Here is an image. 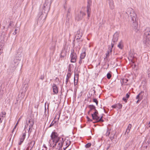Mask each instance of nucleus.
Segmentation results:
<instances>
[{
  "label": "nucleus",
  "instance_id": "obj_1",
  "mask_svg": "<svg viewBox=\"0 0 150 150\" xmlns=\"http://www.w3.org/2000/svg\"><path fill=\"white\" fill-rule=\"evenodd\" d=\"M126 13L132 19L133 22L132 26L133 28V30L136 32H137L138 30L137 29L138 25V18L136 14L131 8H128Z\"/></svg>",
  "mask_w": 150,
  "mask_h": 150
},
{
  "label": "nucleus",
  "instance_id": "obj_2",
  "mask_svg": "<svg viewBox=\"0 0 150 150\" xmlns=\"http://www.w3.org/2000/svg\"><path fill=\"white\" fill-rule=\"evenodd\" d=\"M50 6V3L48 0H45L42 12H40L38 14V20H44L46 18Z\"/></svg>",
  "mask_w": 150,
  "mask_h": 150
},
{
  "label": "nucleus",
  "instance_id": "obj_3",
  "mask_svg": "<svg viewBox=\"0 0 150 150\" xmlns=\"http://www.w3.org/2000/svg\"><path fill=\"white\" fill-rule=\"evenodd\" d=\"M86 13L80 11L79 13L76 14L75 16V19L78 21L82 20L83 17L85 16Z\"/></svg>",
  "mask_w": 150,
  "mask_h": 150
},
{
  "label": "nucleus",
  "instance_id": "obj_4",
  "mask_svg": "<svg viewBox=\"0 0 150 150\" xmlns=\"http://www.w3.org/2000/svg\"><path fill=\"white\" fill-rule=\"evenodd\" d=\"M28 88V84L25 83L23 85V86L21 88V90L22 91L21 92V98H23L25 95V93L27 91Z\"/></svg>",
  "mask_w": 150,
  "mask_h": 150
},
{
  "label": "nucleus",
  "instance_id": "obj_5",
  "mask_svg": "<svg viewBox=\"0 0 150 150\" xmlns=\"http://www.w3.org/2000/svg\"><path fill=\"white\" fill-rule=\"evenodd\" d=\"M119 35V34L117 32H116L113 35L111 44V45H112V47H113L114 45L116 44V42L118 40Z\"/></svg>",
  "mask_w": 150,
  "mask_h": 150
},
{
  "label": "nucleus",
  "instance_id": "obj_6",
  "mask_svg": "<svg viewBox=\"0 0 150 150\" xmlns=\"http://www.w3.org/2000/svg\"><path fill=\"white\" fill-rule=\"evenodd\" d=\"M87 13L88 19L90 16V13L91 11V5L92 1L91 0H87Z\"/></svg>",
  "mask_w": 150,
  "mask_h": 150
},
{
  "label": "nucleus",
  "instance_id": "obj_7",
  "mask_svg": "<svg viewBox=\"0 0 150 150\" xmlns=\"http://www.w3.org/2000/svg\"><path fill=\"white\" fill-rule=\"evenodd\" d=\"M144 32V38L150 39V28H146Z\"/></svg>",
  "mask_w": 150,
  "mask_h": 150
},
{
  "label": "nucleus",
  "instance_id": "obj_8",
  "mask_svg": "<svg viewBox=\"0 0 150 150\" xmlns=\"http://www.w3.org/2000/svg\"><path fill=\"white\" fill-rule=\"evenodd\" d=\"M144 95V91H141L136 97V99H138L136 103H138L143 98Z\"/></svg>",
  "mask_w": 150,
  "mask_h": 150
},
{
  "label": "nucleus",
  "instance_id": "obj_9",
  "mask_svg": "<svg viewBox=\"0 0 150 150\" xmlns=\"http://www.w3.org/2000/svg\"><path fill=\"white\" fill-rule=\"evenodd\" d=\"M70 57L71 58V62H75L76 61L77 56L76 53L74 52V50L71 51Z\"/></svg>",
  "mask_w": 150,
  "mask_h": 150
},
{
  "label": "nucleus",
  "instance_id": "obj_10",
  "mask_svg": "<svg viewBox=\"0 0 150 150\" xmlns=\"http://www.w3.org/2000/svg\"><path fill=\"white\" fill-rule=\"evenodd\" d=\"M98 112L97 110H96V111L91 114V116L92 117V119L94 120H95L96 122H97V121L98 119L99 118V117L98 116Z\"/></svg>",
  "mask_w": 150,
  "mask_h": 150
},
{
  "label": "nucleus",
  "instance_id": "obj_11",
  "mask_svg": "<svg viewBox=\"0 0 150 150\" xmlns=\"http://www.w3.org/2000/svg\"><path fill=\"white\" fill-rule=\"evenodd\" d=\"M51 139L53 140V142H54L56 139L59 138L58 137V134L57 133L55 132H53L50 136Z\"/></svg>",
  "mask_w": 150,
  "mask_h": 150
},
{
  "label": "nucleus",
  "instance_id": "obj_12",
  "mask_svg": "<svg viewBox=\"0 0 150 150\" xmlns=\"http://www.w3.org/2000/svg\"><path fill=\"white\" fill-rule=\"evenodd\" d=\"M26 123L27 125H28V124H30L29 125V131L30 129V128H32L34 124V120L33 119H29L28 120V122H26Z\"/></svg>",
  "mask_w": 150,
  "mask_h": 150
},
{
  "label": "nucleus",
  "instance_id": "obj_13",
  "mask_svg": "<svg viewBox=\"0 0 150 150\" xmlns=\"http://www.w3.org/2000/svg\"><path fill=\"white\" fill-rule=\"evenodd\" d=\"M88 107L90 109L88 112V114H89L90 112H91L93 110H94L95 111H96V110H96L95 106L93 105H89Z\"/></svg>",
  "mask_w": 150,
  "mask_h": 150
},
{
  "label": "nucleus",
  "instance_id": "obj_14",
  "mask_svg": "<svg viewBox=\"0 0 150 150\" xmlns=\"http://www.w3.org/2000/svg\"><path fill=\"white\" fill-rule=\"evenodd\" d=\"M82 33L81 32L80 30H79L77 32V33L76 36V40H79L81 39V38L82 36Z\"/></svg>",
  "mask_w": 150,
  "mask_h": 150
},
{
  "label": "nucleus",
  "instance_id": "obj_15",
  "mask_svg": "<svg viewBox=\"0 0 150 150\" xmlns=\"http://www.w3.org/2000/svg\"><path fill=\"white\" fill-rule=\"evenodd\" d=\"M53 92L55 94H57L58 92V88L55 84H53L52 86Z\"/></svg>",
  "mask_w": 150,
  "mask_h": 150
},
{
  "label": "nucleus",
  "instance_id": "obj_16",
  "mask_svg": "<svg viewBox=\"0 0 150 150\" xmlns=\"http://www.w3.org/2000/svg\"><path fill=\"white\" fill-rule=\"evenodd\" d=\"M26 132H25L23 134L22 136L21 137L20 139V142L18 143V144L21 145L22 144V143L23 142L24 140L25 137Z\"/></svg>",
  "mask_w": 150,
  "mask_h": 150
},
{
  "label": "nucleus",
  "instance_id": "obj_17",
  "mask_svg": "<svg viewBox=\"0 0 150 150\" xmlns=\"http://www.w3.org/2000/svg\"><path fill=\"white\" fill-rule=\"evenodd\" d=\"M108 50L107 53H106V58L109 56V54L111 53L112 51V49L113 47H112V45H111V47L110 45H108Z\"/></svg>",
  "mask_w": 150,
  "mask_h": 150
},
{
  "label": "nucleus",
  "instance_id": "obj_18",
  "mask_svg": "<svg viewBox=\"0 0 150 150\" xmlns=\"http://www.w3.org/2000/svg\"><path fill=\"white\" fill-rule=\"evenodd\" d=\"M108 1L110 8L112 10L114 8V6L113 0H110Z\"/></svg>",
  "mask_w": 150,
  "mask_h": 150
},
{
  "label": "nucleus",
  "instance_id": "obj_19",
  "mask_svg": "<svg viewBox=\"0 0 150 150\" xmlns=\"http://www.w3.org/2000/svg\"><path fill=\"white\" fill-rule=\"evenodd\" d=\"M150 40V39H148L147 38H144L143 43L144 45H146L149 44Z\"/></svg>",
  "mask_w": 150,
  "mask_h": 150
},
{
  "label": "nucleus",
  "instance_id": "obj_20",
  "mask_svg": "<svg viewBox=\"0 0 150 150\" xmlns=\"http://www.w3.org/2000/svg\"><path fill=\"white\" fill-rule=\"evenodd\" d=\"M86 56V49L85 48L83 50V52L81 54L80 58L81 59H83Z\"/></svg>",
  "mask_w": 150,
  "mask_h": 150
},
{
  "label": "nucleus",
  "instance_id": "obj_21",
  "mask_svg": "<svg viewBox=\"0 0 150 150\" xmlns=\"http://www.w3.org/2000/svg\"><path fill=\"white\" fill-rule=\"evenodd\" d=\"M66 52L64 50H62L60 54V57L61 58H64L66 57Z\"/></svg>",
  "mask_w": 150,
  "mask_h": 150
},
{
  "label": "nucleus",
  "instance_id": "obj_22",
  "mask_svg": "<svg viewBox=\"0 0 150 150\" xmlns=\"http://www.w3.org/2000/svg\"><path fill=\"white\" fill-rule=\"evenodd\" d=\"M71 74L70 73H68L67 75V78L66 79V85L67 84L68 81L70 78L71 77Z\"/></svg>",
  "mask_w": 150,
  "mask_h": 150
},
{
  "label": "nucleus",
  "instance_id": "obj_23",
  "mask_svg": "<svg viewBox=\"0 0 150 150\" xmlns=\"http://www.w3.org/2000/svg\"><path fill=\"white\" fill-rule=\"evenodd\" d=\"M63 138H62L61 141H60V142H59V143L58 144V147L59 148V150L61 149L63 145V143L62 142V141H63Z\"/></svg>",
  "mask_w": 150,
  "mask_h": 150
},
{
  "label": "nucleus",
  "instance_id": "obj_24",
  "mask_svg": "<svg viewBox=\"0 0 150 150\" xmlns=\"http://www.w3.org/2000/svg\"><path fill=\"white\" fill-rule=\"evenodd\" d=\"M16 66L13 64H12L10 67V69L11 70V72L13 71L16 69Z\"/></svg>",
  "mask_w": 150,
  "mask_h": 150
},
{
  "label": "nucleus",
  "instance_id": "obj_25",
  "mask_svg": "<svg viewBox=\"0 0 150 150\" xmlns=\"http://www.w3.org/2000/svg\"><path fill=\"white\" fill-rule=\"evenodd\" d=\"M123 42L122 40H121L119 42L118 44L117 45V47L121 49L123 47Z\"/></svg>",
  "mask_w": 150,
  "mask_h": 150
},
{
  "label": "nucleus",
  "instance_id": "obj_26",
  "mask_svg": "<svg viewBox=\"0 0 150 150\" xmlns=\"http://www.w3.org/2000/svg\"><path fill=\"white\" fill-rule=\"evenodd\" d=\"M96 93L94 89H92L91 90L89 93V95L91 94V96L94 95Z\"/></svg>",
  "mask_w": 150,
  "mask_h": 150
},
{
  "label": "nucleus",
  "instance_id": "obj_27",
  "mask_svg": "<svg viewBox=\"0 0 150 150\" xmlns=\"http://www.w3.org/2000/svg\"><path fill=\"white\" fill-rule=\"evenodd\" d=\"M62 138L61 137H59V138L56 139L55 140V143L57 144L58 142H59L60 141H61V139H62Z\"/></svg>",
  "mask_w": 150,
  "mask_h": 150
},
{
  "label": "nucleus",
  "instance_id": "obj_28",
  "mask_svg": "<svg viewBox=\"0 0 150 150\" xmlns=\"http://www.w3.org/2000/svg\"><path fill=\"white\" fill-rule=\"evenodd\" d=\"M116 105L117 106V108L118 109H120L122 108V105L120 103L116 104Z\"/></svg>",
  "mask_w": 150,
  "mask_h": 150
},
{
  "label": "nucleus",
  "instance_id": "obj_29",
  "mask_svg": "<svg viewBox=\"0 0 150 150\" xmlns=\"http://www.w3.org/2000/svg\"><path fill=\"white\" fill-rule=\"evenodd\" d=\"M6 114V113L5 112H1L0 114V117H5Z\"/></svg>",
  "mask_w": 150,
  "mask_h": 150
},
{
  "label": "nucleus",
  "instance_id": "obj_30",
  "mask_svg": "<svg viewBox=\"0 0 150 150\" xmlns=\"http://www.w3.org/2000/svg\"><path fill=\"white\" fill-rule=\"evenodd\" d=\"M110 130H109L108 128H107V130L106 133V136H108L109 135L110 133Z\"/></svg>",
  "mask_w": 150,
  "mask_h": 150
},
{
  "label": "nucleus",
  "instance_id": "obj_31",
  "mask_svg": "<svg viewBox=\"0 0 150 150\" xmlns=\"http://www.w3.org/2000/svg\"><path fill=\"white\" fill-rule=\"evenodd\" d=\"M71 71V64H70L68 67V73H70Z\"/></svg>",
  "mask_w": 150,
  "mask_h": 150
},
{
  "label": "nucleus",
  "instance_id": "obj_32",
  "mask_svg": "<svg viewBox=\"0 0 150 150\" xmlns=\"http://www.w3.org/2000/svg\"><path fill=\"white\" fill-rule=\"evenodd\" d=\"M110 138L112 142H115V140H114L115 136L110 135Z\"/></svg>",
  "mask_w": 150,
  "mask_h": 150
},
{
  "label": "nucleus",
  "instance_id": "obj_33",
  "mask_svg": "<svg viewBox=\"0 0 150 150\" xmlns=\"http://www.w3.org/2000/svg\"><path fill=\"white\" fill-rule=\"evenodd\" d=\"M122 80L123 83H126L128 81L127 79H123Z\"/></svg>",
  "mask_w": 150,
  "mask_h": 150
},
{
  "label": "nucleus",
  "instance_id": "obj_34",
  "mask_svg": "<svg viewBox=\"0 0 150 150\" xmlns=\"http://www.w3.org/2000/svg\"><path fill=\"white\" fill-rule=\"evenodd\" d=\"M71 144V142L70 141L67 140V141H66V145L67 146V147H68Z\"/></svg>",
  "mask_w": 150,
  "mask_h": 150
},
{
  "label": "nucleus",
  "instance_id": "obj_35",
  "mask_svg": "<svg viewBox=\"0 0 150 150\" xmlns=\"http://www.w3.org/2000/svg\"><path fill=\"white\" fill-rule=\"evenodd\" d=\"M103 117V116H102L100 118V117H99V118L98 119V120L97 122H103L104 120L102 119Z\"/></svg>",
  "mask_w": 150,
  "mask_h": 150
},
{
  "label": "nucleus",
  "instance_id": "obj_36",
  "mask_svg": "<svg viewBox=\"0 0 150 150\" xmlns=\"http://www.w3.org/2000/svg\"><path fill=\"white\" fill-rule=\"evenodd\" d=\"M91 143H87V144H86L85 145V147L86 148H88L90 147L91 146Z\"/></svg>",
  "mask_w": 150,
  "mask_h": 150
},
{
  "label": "nucleus",
  "instance_id": "obj_37",
  "mask_svg": "<svg viewBox=\"0 0 150 150\" xmlns=\"http://www.w3.org/2000/svg\"><path fill=\"white\" fill-rule=\"evenodd\" d=\"M107 76L108 79H110L111 77V75L110 73H108L107 75Z\"/></svg>",
  "mask_w": 150,
  "mask_h": 150
},
{
  "label": "nucleus",
  "instance_id": "obj_38",
  "mask_svg": "<svg viewBox=\"0 0 150 150\" xmlns=\"http://www.w3.org/2000/svg\"><path fill=\"white\" fill-rule=\"evenodd\" d=\"M93 101L94 102H95L96 103V105H98V101L96 99V98H94L93 100Z\"/></svg>",
  "mask_w": 150,
  "mask_h": 150
},
{
  "label": "nucleus",
  "instance_id": "obj_39",
  "mask_svg": "<svg viewBox=\"0 0 150 150\" xmlns=\"http://www.w3.org/2000/svg\"><path fill=\"white\" fill-rule=\"evenodd\" d=\"M32 143H33V146H32V147H31V148L30 149V150H31L32 148H33V146H34V145L35 144V141H31V142L30 143V144H32Z\"/></svg>",
  "mask_w": 150,
  "mask_h": 150
},
{
  "label": "nucleus",
  "instance_id": "obj_40",
  "mask_svg": "<svg viewBox=\"0 0 150 150\" xmlns=\"http://www.w3.org/2000/svg\"><path fill=\"white\" fill-rule=\"evenodd\" d=\"M132 127V125L129 124L128 127L127 128V129L130 130Z\"/></svg>",
  "mask_w": 150,
  "mask_h": 150
},
{
  "label": "nucleus",
  "instance_id": "obj_41",
  "mask_svg": "<svg viewBox=\"0 0 150 150\" xmlns=\"http://www.w3.org/2000/svg\"><path fill=\"white\" fill-rule=\"evenodd\" d=\"M77 41V42H78V45L79 46H80V43H81V42H82V39H81L80 40V39H79V40H76Z\"/></svg>",
  "mask_w": 150,
  "mask_h": 150
},
{
  "label": "nucleus",
  "instance_id": "obj_42",
  "mask_svg": "<svg viewBox=\"0 0 150 150\" xmlns=\"http://www.w3.org/2000/svg\"><path fill=\"white\" fill-rule=\"evenodd\" d=\"M127 99H127L126 97L125 98V97H123L122 98L123 100L125 103L127 102Z\"/></svg>",
  "mask_w": 150,
  "mask_h": 150
},
{
  "label": "nucleus",
  "instance_id": "obj_43",
  "mask_svg": "<svg viewBox=\"0 0 150 150\" xmlns=\"http://www.w3.org/2000/svg\"><path fill=\"white\" fill-rule=\"evenodd\" d=\"M115 132L114 131H113L111 132L110 135L115 136Z\"/></svg>",
  "mask_w": 150,
  "mask_h": 150
},
{
  "label": "nucleus",
  "instance_id": "obj_44",
  "mask_svg": "<svg viewBox=\"0 0 150 150\" xmlns=\"http://www.w3.org/2000/svg\"><path fill=\"white\" fill-rule=\"evenodd\" d=\"M71 17L70 16V13H67V17Z\"/></svg>",
  "mask_w": 150,
  "mask_h": 150
},
{
  "label": "nucleus",
  "instance_id": "obj_45",
  "mask_svg": "<svg viewBox=\"0 0 150 150\" xmlns=\"http://www.w3.org/2000/svg\"><path fill=\"white\" fill-rule=\"evenodd\" d=\"M45 78V76L44 75H42L40 76V79H41V80H42L43 79H44Z\"/></svg>",
  "mask_w": 150,
  "mask_h": 150
},
{
  "label": "nucleus",
  "instance_id": "obj_46",
  "mask_svg": "<svg viewBox=\"0 0 150 150\" xmlns=\"http://www.w3.org/2000/svg\"><path fill=\"white\" fill-rule=\"evenodd\" d=\"M129 97V94L128 93H127L126 95V98L128 99Z\"/></svg>",
  "mask_w": 150,
  "mask_h": 150
},
{
  "label": "nucleus",
  "instance_id": "obj_47",
  "mask_svg": "<svg viewBox=\"0 0 150 150\" xmlns=\"http://www.w3.org/2000/svg\"><path fill=\"white\" fill-rule=\"evenodd\" d=\"M130 130H129V129H127V130L126 131V132L125 133V134H126V133H127V134H128L129 133Z\"/></svg>",
  "mask_w": 150,
  "mask_h": 150
},
{
  "label": "nucleus",
  "instance_id": "obj_48",
  "mask_svg": "<svg viewBox=\"0 0 150 150\" xmlns=\"http://www.w3.org/2000/svg\"><path fill=\"white\" fill-rule=\"evenodd\" d=\"M86 117L88 120V121H90V122L92 121V120L90 119L87 116Z\"/></svg>",
  "mask_w": 150,
  "mask_h": 150
},
{
  "label": "nucleus",
  "instance_id": "obj_49",
  "mask_svg": "<svg viewBox=\"0 0 150 150\" xmlns=\"http://www.w3.org/2000/svg\"><path fill=\"white\" fill-rule=\"evenodd\" d=\"M13 22L12 21H10V22L9 24L8 25V27L9 28L10 26L11 25V24Z\"/></svg>",
  "mask_w": 150,
  "mask_h": 150
},
{
  "label": "nucleus",
  "instance_id": "obj_50",
  "mask_svg": "<svg viewBox=\"0 0 150 150\" xmlns=\"http://www.w3.org/2000/svg\"><path fill=\"white\" fill-rule=\"evenodd\" d=\"M17 30V29L16 28L15 30V32H14L13 33V34L15 35L16 34V31Z\"/></svg>",
  "mask_w": 150,
  "mask_h": 150
},
{
  "label": "nucleus",
  "instance_id": "obj_51",
  "mask_svg": "<svg viewBox=\"0 0 150 150\" xmlns=\"http://www.w3.org/2000/svg\"><path fill=\"white\" fill-rule=\"evenodd\" d=\"M70 18L71 17H68V18L67 17L66 22H67V21H69L70 19Z\"/></svg>",
  "mask_w": 150,
  "mask_h": 150
},
{
  "label": "nucleus",
  "instance_id": "obj_52",
  "mask_svg": "<svg viewBox=\"0 0 150 150\" xmlns=\"http://www.w3.org/2000/svg\"><path fill=\"white\" fill-rule=\"evenodd\" d=\"M112 107L113 108H117V106L116 105V104H115V105H112Z\"/></svg>",
  "mask_w": 150,
  "mask_h": 150
},
{
  "label": "nucleus",
  "instance_id": "obj_53",
  "mask_svg": "<svg viewBox=\"0 0 150 150\" xmlns=\"http://www.w3.org/2000/svg\"><path fill=\"white\" fill-rule=\"evenodd\" d=\"M82 59H81L80 58V60L79 61V64H81V63H82Z\"/></svg>",
  "mask_w": 150,
  "mask_h": 150
},
{
  "label": "nucleus",
  "instance_id": "obj_54",
  "mask_svg": "<svg viewBox=\"0 0 150 150\" xmlns=\"http://www.w3.org/2000/svg\"><path fill=\"white\" fill-rule=\"evenodd\" d=\"M74 75H75V76H76V77H77V78L78 79V78H79V74H74Z\"/></svg>",
  "mask_w": 150,
  "mask_h": 150
},
{
  "label": "nucleus",
  "instance_id": "obj_55",
  "mask_svg": "<svg viewBox=\"0 0 150 150\" xmlns=\"http://www.w3.org/2000/svg\"><path fill=\"white\" fill-rule=\"evenodd\" d=\"M56 144L55 143V144H54V145L52 146V148L53 149H54V148H55V146H56Z\"/></svg>",
  "mask_w": 150,
  "mask_h": 150
},
{
  "label": "nucleus",
  "instance_id": "obj_56",
  "mask_svg": "<svg viewBox=\"0 0 150 150\" xmlns=\"http://www.w3.org/2000/svg\"><path fill=\"white\" fill-rule=\"evenodd\" d=\"M53 121L51 123L49 127H50L52 126L54 124V123H53Z\"/></svg>",
  "mask_w": 150,
  "mask_h": 150
},
{
  "label": "nucleus",
  "instance_id": "obj_57",
  "mask_svg": "<svg viewBox=\"0 0 150 150\" xmlns=\"http://www.w3.org/2000/svg\"><path fill=\"white\" fill-rule=\"evenodd\" d=\"M2 47H0V55L1 54L2 52V50H1Z\"/></svg>",
  "mask_w": 150,
  "mask_h": 150
},
{
  "label": "nucleus",
  "instance_id": "obj_58",
  "mask_svg": "<svg viewBox=\"0 0 150 150\" xmlns=\"http://www.w3.org/2000/svg\"><path fill=\"white\" fill-rule=\"evenodd\" d=\"M149 126L147 127V128L149 129V127H150V121L148 123Z\"/></svg>",
  "mask_w": 150,
  "mask_h": 150
},
{
  "label": "nucleus",
  "instance_id": "obj_59",
  "mask_svg": "<svg viewBox=\"0 0 150 150\" xmlns=\"http://www.w3.org/2000/svg\"><path fill=\"white\" fill-rule=\"evenodd\" d=\"M71 8H69L68 9V11L67 13H70V11H71Z\"/></svg>",
  "mask_w": 150,
  "mask_h": 150
},
{
  "label": "nucleus",
  "instance_id": "obj_60",
  "mask_svg": "<svg viewBox=\"0 0 150 150\" xmlns=\"http://www.w3.org/2000/svg\"><path fill=\"white\" fill-rule=\"evenodd\" d=\"M3 119H1V117H0V124L2 122Z\"/></svg>",
  "mask_w": 150,
  "mask_h": 150
},
{
  "label": "nucleus",
  "instance_id": "obj_61",
  "mask_svg": "<svg viewBox=\"0 0 150 150\" xmlns=\"http://www.w3.org/2000/svg\"><path fill=\"white\" fill-rule=\"evenodd\" d=\"M147 142L148 143H150V136L149 138V140L147 141Z\"/></svg>",
  "mask_w": 150,
  "mask_h": 150
},
{
  "label": "nucleus",
  "instance_id": "obj_62",
  "mask_svg": "<svg viewBox=\"0 0 150 150\" xmlns=\"http://www.w3.org/2000/svg\"><path fill=\"white\" fill-rule=\"evenodd\" d=\"M19 120H18V122H17V123H16V126L15 127H14V129H13V130H14V129L16 128V125H17L18 124V122H19Z\"/></svg>",
  "mask_w": 150,
  "mask_h": 150
},
{
  "label": "nucleus",
  "instance_id": "obj_63",
  "mask_svg": "<svg viewBox=\"0 0 150 150\" xmlns=\"http://www.w3.org/2000/svg\"><path fill=\"white\" fill-rule=\"evenodd\" d=\"M30 146H28L27 149H26V150H28L29 149Z\"/></svg>",
  "mask_w": 150,
  "mask_h": 150
},
{
  "label": "nucleus",
  "instance_id": "obj_64",
  "mask_svg": "<svg viewBox=\"0 0 150 150\" xmlns=\"http://www.w3.org/2000/svg\"><path fill=\"white\" fill-rule=\"evenodd\" d=\"M77 83V81L76 83V82H74V85H76Z\"/></svg>",
  "mask_w": 150,
  "mask_h": 150
}]
</instances>
